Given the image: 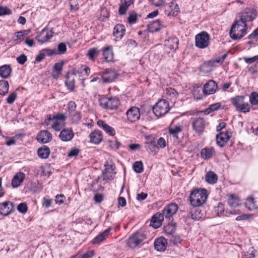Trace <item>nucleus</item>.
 I'll use <instances>...</instances> for the list:
<instances>
[{
	"mask_svg": "<svg viewBox=\"0 0 258 258\" xmlns=\"http://www.w3.org/2000/svg\"><path fill=\"white\" fill-rule=\"evenodd\" d=\"M77 105L74 101H70L68 104V111L69 117L73 123H78L81 118V113L76 110Z\"/></svg>",
	"mask_w": 258,
	"mask_h": 258,
	"instance_id": "423d86ee",
	"label": "nucleus"
},
{
	"mask_svg": "<svg viewBox=\"0 0 258 258\" xmlns=\"http://www.w3.org/2000/svg\"><path fill=\"white\" fill-rule=\"evenodd\" d=\"M67 51L66 45L63 43H60L58 45V51L57 54H63Z\"/></svg>",
	"mask_w": 258,
	"mask_h": 258,
	"instance_id": "864d4df0",
	"label": "nucleus"
},
{
	"mask_svg": "<svg viewBox=\"0 0 258 258\" xmlns=\"http://www.w3.org/2000/svg\"><path fill=\"white\" fill-rule=\"evenodd\" d=\"M247 30V24H244L239 20H235L230 30V37L233 40L240 39L245 35Z\"/></svg>",
	"mask_w": 258,
	"mask_h": 258,
	"instance_id": "f03ea898",
	"label": "nucleus"
},
{
	"mask_svg": "<svg viewBox=\"0 0 258 258\" xmlns=\"http://www.w3.org/2000/svg\"><path fill=\"white\" fill-rule=\"evenodd\" d=\"M249 102L252 105H258V93L252 92L249 96Z\"/></svg>",
	"mask_w": 258,
	"mask_h": 258,
	"instance_id": "49530a36",
	"label": "nucleus"
},
{
	"mask_svg": "<svg viewBox=\"0 0 258 258\" xmlns=\"http://www.w3.org/2000/svg\"><path fill=\"white\" fill-rule=\"evenodd\" d=\"M167 246V240L164 237L157 238L154 242V247L158 251H164Z\"/></svg>",
	"mask_w": 258,
	"mask_h": 258,
	"instance_id": "a211bd4d",
	"label": "nucleus"
},
{
	"mask_svg": "<svg viewBox=\"0 0 258 258\" xmlns=\"http://www.w3.org/2000/svg\"><path fill=\"white\" fill-rule=\"evenodd\" d=\"M178 40L176 37H172L165 41V46L170 50L176 49L178 47Z\"/></svg>",
	"mask_w": 258,
	"mask_h": 258,
	"instance_id": "7c9ffc66",
	"label": "nucleus"
},
{
	"mask_svg": "<svg viewBox=\"0 0 258 258\" xmlns=\"http://www.w3.org/2000/svg\"><path fill=\"white\" fill-rule=\"evenodd\" d=\"M163 220V215L161 213H157L152 217L150 225L154 228H158L161 226Z\"/></svg>",
	"mask_w": 258,
	"mask_h": 258,
	"instance_id": "412c9836",
	"label": "nucleus"
},
{
	"mask_svg": "<svg viewBox=\"0 0 258 258\" xmlns=\"http://www.w3.org/2000/svg\"><path fill=\"white\" fill-rule=\"evenodd\" d=\"M228 205L231 207H236L239 205V200L234 195H231L228 200Z\"/></svg>",
	"mask_w": 258,
	"mask_h": 258,
	"instance_id": "a19ab883",
	"label": "nucleus"
},
{
	"mask_svg": "<svg viewBox=\"0 0 258 258\" xmlns=\"http://www.w3.org/2000/svg\"><path fill=\"white\" fill-rule=\"evenodd\" d=\"M169 9L168 16H176L179 12L178 5L177 4H174L173 2H171L170 4Z\"/></svg>",
	"mask_w": 258,
	"mask_h": 258,
	"instance_id": "ea45409f",
	"label": "nucleus"
},
{
	"mask_svg": "<svg viewBox=\"0 0 258 258\" xmlns=\"http://www.w3.org/2000/svg\"><path fill=\"white\" fill-rule=\"evenodd\" d=\"M117 76V74L114 70L106 69L102 73L101 77L104 83H109L114 81Z\"/></svg>",
	"mask_w": 258,
	"mask_h": 258,
	"instance_id": "dca6fc26",
	"label": "nucleus"
},
{
	"mask_svg": "<svg viewBox=\"0 0 258 258\" xmlns=\"http://www.w3.org/2000/svg\"><path fill=\"white\" fill-rule=\"evenodd\" d=\"M129 24H134L137 20V14L136 13H131L127 19Z\"/></svg>",
	"mask_w": 258,
	"mask_h": 258,
	"instance_id": "603ef678",
	"label": "nucleus"
},
{
	"mask_svg": "<svg viewBox=\"0 0 258 258\" xmlns=\"http://www.w3.org/2000/svg\"><path fill=\"white\" fill-rule=\"evenodd\" d=\"M11 14V10L7 7H0V16Z\"/></svg>",
	"mask_w": 258,
	"mask_h": 258,
	"instance_id": "bf43d9fd",
	"label": "nucleus"
},
{
	"mask_svg": "<svg viewBox=\"0 0 258 258\" xmlns=\"http://www.w3.org/2000/svg\"><path fill=\"white\" fill-rule=\"evenodd\" d=\"M237 110L243 113H247L250 111L249 105L248 103L244 102V101L236 108Z\"/></svg>",
	"mask_w": 258,
	"mask_h": 258,
	"instance_id": "37998d69",
	"label": "nucleus"
},
{
	"mask_svg": "<svg viewBox=\"0 0 258 258\" xmlns=\"http://www.w3.org/2000/svg\"><path fill=\"white\" fill-rule=\"evenodd\" d=\"M188 216L194 220H199L202 218L203 214L201 210L194 207L189 211Z\"/></svg>",
	"mask_w": 258,
	"mask_h": 258,
	"instance_id": "473e14b6",
	"label": "nucleus"
},
{
	"mask_svg": "<svg viewBox=\"0 0 258 258\" xmlns=\"http://www.w3.org/2000/svg\"><path fill=\"white\" fill-rule=\"evenodd\" d=\"M157 145L159 147L161 148H164L166 147V141L164 138L161 137L157 141Z\"/></svg>",
	"mask_w": 258,
	"mask_h": 258,
	"instance_id": "774afa93",
	"label": "nucleus"
},
{
	"mask_svg": "<svg viewBox=\"0 0 258 258\" xmlns=\"http://www.w3.org/2000/svg\"><path fill=\"white\" fill-rule=\"evenodd\" d=\"M125 29L122 24H117L114 28L113 34L116 40L122 39L124 35Z\"/></svg>",
	"mask_w": 258,
	"mask_h": 258,
	"instance_id": "b1692460",
	"label": "nucleus"
},
{
	"mask_svg": "<svg viewBox=\"0 0 258 258\" xmlns=\"http://www.w3.org/2000/svg\"><path fill=\"white\" fill-rule=\"evenodd\" d=\"M47 119L45 121L46 125H49L52 121L51 127L56 131H60L64 126V120L67 116L63 113H57L51 116V115L47 116Z\"/></svg>",
	"mask_w": 258,
	"mask_h": 258,
	"instance_id": "7ed1b4c3",
	"label": "nucleus"
},
{
	"mask_svg": "<svg viewBox=\"0 0 258 258\" xmlns=\"http://www.w3.org/2000/svg\"><path fill=\"white\" fill-rule=\"evenodd\" d=\"M255 250L253 247L249 249L248 251L245 254L246 258H254L255 256Z\"/></svg>",
	"mask_w": 258,
	"mask_h": 258,
	"instance_id": "6e6d98bb",
	"label": "nucleus"
},
{
	"mask_svg": "<svg viewBox=\"0 0 258 258\" xmlns=\"http://www.w3.org/2000/svg\"><path fill=\"white\" fill-rule=\"evenodd\" d=\"M98 53L99 50L97 48H93L88 50L87 55L89 57V59L92 60L98 55Z\"/></svg>",
	"mask_w": 258,
	"mask_h": 258,
	"instance_id": "de8ad7c7",
	"label": "nucleus"
},
{
	"mask_svg": "<svg viewBox=\"0 0 258 258\" xmlns=\"http://www.w3.org/2000/svg\"><path fill=\"white\" fill-rule=\"evenodd\" d=\"M27 60V56L25 54H21L17 58V60L20 64H24Z\"/></svg>",
	"mask_w": 258,
	"mask_h": 258,
	"instance_id": "680f3d73",
	"label": "nucleus"
},
{
	"mask_svg": "<svg viewBox=\"0 0 258 258\" xmlns=\"http://www.w3.org/2000/svg\"><path fill=\"white\" fill-rule=\"evenodd\" d=\"M221 104L220 102H217L211 104L207 109L208 113L218 110L221 106Z\"/></svg>",
	"mask_w": 258,
	"mask_h": 258,
	"instance_id": "8fccbe9b",
	"label": "nucleus"
},
{
	"mask_svg": "<svg viewBox=\"0 0 258 258\" xmlns=\"http://www.w3.org/2000/svg\"><path fill=\"white\" fill-rule=\"evenodd\" d=\"M151 2L155 7H161L165 4V0H151Z\"/></svg>",
	"mask_w": 258,
	"mask_h": 258,
	"instance_id": "052dcab7",
	"label": "nucleus"
},
{
	"mask_svg": "<svg viewBox=\"0 0 258 258\" xmlns=\"http://www.w3.org/2000/svg\"><path fill=\"white\" fill-rule=\"evenodd\" d=\"M231 100L232 104L236 108L244 101V97L242 96H237L231 98Z\"/></svg>",
	"mask_w": 258,
	"mask_h": 258,
	"instance_id": "79ce46f5",
	"label": "nucleus"
},
{
	"mask_svg": "<svg viewBox=\"0 0 258 258\" xmlns=\"http://www.w3.org/2000/svg\"><path fill=\"white\" fill-rule=\"evenodd\" d=\"M46 53L45 50H42L39 54L36 57L35 60L37 62L41 61L45 57Z\"/></svg>",
	"mask_w": 258,
	"mask_h": 258,
	"instance_id": "69168bd1",
	"label": "nucleus"
},
{
	"mask_svg": "<svg viewBox=\"0 0 258 258\" xmlns=\"http://www.w3.org/2000/svg\"><path fill=\"white\" fill-rule=\"evenodd\" d=\"M148 141L145 143V147L147 150H149L152 152H155L156 148V142L154 140V138L152 136H148L146 137Z\"/></svg>",
	"mask_w": 258,
	"mask_h": 258,
	"instance_id": "72a5a7b5",
	"label": "nucleus"
},
{
	"mask_svg": "<svg viewBox=\"0 0 258 258\" xmlns=\"http://www.w3.org/2000/svg\"><path fill=\"white\" fill-rule=\"evenodd\" d=\"M79 153V150L77 148L72 149L68 153V156L70 157H76Z\"/></svg>",
	"mask_w": 258,
	"mask_h": 258,
	"instance_id": "0e129e2a",
	"label": "nucleus"
},
{
	"mask_svg": "<svg viewBox=\"0 0 258 258\" xmlns=\"http://www.w3.org/2000/svg\"><path fill=\"white\" fill-rule=\"evenodd\" d=\"M256 16L257 13L254 9L247 8L240 14L238 20L243 22L244 24H247V22L253 21Z\"/></svg>",
	"mask_w": 258,
	"mask_h": 258,
	"instance_id": "1a4fd4ad",
	"label": "nucleus"
},
{
	"mask_svg": "<svg viewBox=\"0 0 258 258\" xmlns=\"http://www.w3.org/2000/svg\"><path fill=\"white\" fill-rule=\"evenodd\" d=\"M105 169L103 172V179L104 180H111L113 178V175L115 174L114 172L115 168V165L113 164H109L108 162H106L104 164Z\"/></svg>",
	"mask_w": 258,
	"mask_h": 258,
	"instance_id": "2eb2a0df",
	"label": "nucleus"
},
{
	"mask_svg": "<svg viewBox=\"0 0 258 258\" xmlns=\"http://www.w3.org/2000/svg\"><path fill=\"white\" fill-rule=\"evenodd\" d=\"M162 27L160 21L157 20L150 23L148 25V30L150 33H154L159 31Z\"/></svg>",
	"mask_w": 258,
	"mask_h": 258,
	"instance_id": "2f4dec72",
	"label": "nucleus"
},
{
	"mask_svg": "<svg viewBox=\"0 0 258 258\" xmlns=\"http://www.w3.org/2000/svg\"><path fill=\"white\" fill-rule=\"evenodd\" d=\"M175 230V227L173 225L168 224L164 228V231L168 234H171Z\"/></svg>",
	"mask_w": 258,
	"mask_h": 258,
	"instance_id": "09e8293b",
	"label": "nucleus"
},
{
	"mask_svg": "<svg viewBox=\"0 0 258 258\" xmlns=\"http://www.w3.org/2000/svg\"><path fill=\"white\" fill-rule=\"evenodd\" d=\"M196 46L200 48L207 47L210 41V36L206 32H202L196 36Z\"/></svg>",
	"mask_w": 258,
	"mask_h": 258,
	"instance_id": "6e6552de",
	"label": "nucleus"
},
{
	"mask_svg": "<svg viewBox=\"0 0 258 258\" xmlns=\"http://www.w3.org/2000/svg\"><path fill=\"white\" fill-rule=\"evenodd\" d=\"M17 209L20 212L25 213L27 211L28 208L25 203H22L18 206Z\"/></svg>",
	"mask_w": 258,
	"mask_h": 258,
	"instance_id": "5fc2aeb1",
	"label": "nucleus"
},
{
	"mask_svg": "<svg viewBox=\"0 0 258 258\" xmlns=\"http://www.w3.org/2000/svg\"><path fill=\"white\" fill-rule=\"evenodd\" d=\"M97 124L100 127L102 128L104 131L110 136H114L115 131L111 126L106 124L104 121L99 120L97 122Z\"/></svg>",
	"mask_w": 258,
	"mask_h": 258,
	"instance_id": "c756f323",
	"label": "nucleus"
},
{
	"mask_svg": "<svg viewBox=\"0 0 258 258\" xmlns=\"http://www.w3.org/2000/svg\"><path fill=\"white\" fill-rule=\"evenodd\" d=\"M103 55L104 58L107 62H111L113 60V53L112 47L108 46L104 48L103 50Z\"/></svg>",
	"mask_w": 258,
	"mask_h": 258,
	"instance_id": "cd10ccee",
	"label": "nucleus"
},
{
	"mask_svg": "<svg viewBox=\"0 0 258 258\" xmlns=\"http://www.w3.org/2000/svg\"><path fill=\"white\" fill-rule=\"evenodd\" d=\"M13 204L10 201H6L0 204V214L8 216L12 213Z\"/></svg>",
	"mask_w": 258,
	"mask_h": 258,
	"instance_id": "f3484780",
	"label": "nucleus"
},
{
	"mask_svg": "<svg viewBox=\"0 0 258 258\" xmlns=\"http://www.w3.org/2000/svg\"><path fill=\"white\" fill-rule=\"evenodd\" d=\"M25 174L20 172L16 174L12 180V185L13 187H18L23 182Z\"/></svg>",
	"mask_w": 258,
	"mask_h": 258,
	"instance_id": "a878e982",
	"label": "nucleus"
},
{
	"mask_svg": "<svg viewBox=\"0 0 258 258\" xmlns=\"http://www.w3.org/2000/svg\"><path fill=\"white\" fill-rule=\"evenodd\" d=\"M38 156L42 159H46L50 154L49 148L46 146H43L38 150Z\"/></svg>",
	"mask_w": 258,
	"mask_h": 258,
	"instance_id": "e433bc0d",
	"label": "nucleus"
},
{
	"mask_svg": "<svg viewBox=\"0 0 258 258\" xmlns=\"http://www.w3.org/2000/svg\"><path fill=\"white\" fill-rule=\"evenodd\" d=\"M17 97V93L16 92H13L8 97L7 99V102L10 104L13 103L16 99Z\"/></svg>",
	"mask_w": 258,
	"mask_h": 258,
	"instance_id": "3c124183",
	"label": "nucleus"
},
{
	"mask_svg": "<svg viewBox=\"0 0 258 258\" xmlns=\"http://www.w3.org/2000/svg\"><path fill=\"white\" fill-rule=\"evenodd\" d=\"M206 181L210 184L215 183L218 180V176L213 171L208 172L205 176Z\"/></svg>",
	"mask_w": 258,
	"mask_h": 258,
	"instance_id": "c9c22d12",
	"label": "nucleus"
},
{
	"mask_svg": "<svg viewBox=\"0 0 258 258\" xmlns=\"http://www.w3.org/2000/svg\"><path fill=\"white\" fill-rule=\"evenodd\" d=\"M229 139L230 136L227 132H221L216 136L217 144L219 146L223 147L225 146Z\"/></svg>",
	"mask_w": 258,
	"mask_h": 258,
	"instance_id": "aec40b11",
	"label": "nucleus"
},
{
	"mask_svg": "<svg viewBox=\"0 0 258 258\" xmlns=\"http://www.w3.org/2000/svg\"><path fill=\"white\" fill-rule=\"evenodd\" d=\"M127 118L131 122H135L138 120L141 114L139 108L134 106L131 107L126 112Z\"/></svg>",
	"mask_w": 258,
	"mask_h": 258,
	"instance_id": "f8f14e48",
	"label": "nucleus"
},
{
	"mask_svg": "<svg viewBox=\"0 0 258 258\" xmlns=\"http://www.w3.org/2000/svg\"><path fill=\"white\" fill-rule=\"evenodd\" d=\"M12 72L10 65L5 64L0 67V76L3 78H8Z\"/></svg>",
	"mask_w": 258,
	"mask_h": 258,
	"instance_id": "f704fd0d",
	"label": "nucleus"
},
{
	"mask_svg": "<svg viewBox=\"0 0 258 258\" xmlns=\"http://www.w3.org/2000/svg\"><path fill=\"white\" fill-rule=\"evenodd\" d=\"M63 67V63L62 62H57L55 63L53 71V72H57V73H60Z\"/></svg>",
	"mask_w": 258,
	"mask_h": 258,
	"instance_id": "13d9d810",
	"label": "nucleus"
},
{
	"mask_svg": "<svg viewBox=\"0 0 258 258\" xmlns=\"http://www.w3.org/2000/svg\"><path fill=\"white\" fill-rule=\"evenodd\" d=\"M243 59L244 60L245 62L247 63H252L255 61H256L257 59H258V55H255L252 57H244Z\"/></svg>",
	"mask_w": 258,
	"mask_h": 258,
	"instance_id": "e2e57ef3",
	"label": "nucleus"
},
{
	"mask_svg": "<svg viewBox=\"0 0 258 258\" xmlns=\"http://www.w3.org/2000/svg\"><path fill=\"white\" fill-rule=\"evenodd\" d=\"M218 88L217 84L213 80H210L205 84L203 91L205 95L214 94Z\"/></svg>",
	"mask_w": 258,
	"mask_h": 258,
	"instance_id": "4468645a",
	"label": "nucleus"
},
{
	"mask_svg": "<svg viewBox=\"0 0 258 258\" xmlns=\"http://www.w3.org/2000/svg\"><path fill=\"white\" fill-rule=\"evenodd\" d=\"M90 142L95 144H98L102 140V133L99 131H95L90 134Z\"/></svg>",
	"mask_w": 258,
	"mask_h": 258,
	"instance_id": "c85d7f7f",
	"label": "nucleus"
},
{
	"mask_svg": "<svg viewBox=\"0 0 258 258\" xmlns=\"http://www.w3.org/2000/svg\"><path fill=\"white\" fill-rule=\"evenodd\" d=\"M111 229V227H108L99 235L95 237L92 241V243L93 244H98L103 241L108 237Z\"/></svg>",
	"mask_w": 258,
	"mask_h": 258,
	"instance_id": "5701e85b",
	"label": "nucleus"
},
{
	"mask_svg": "<svg viewBox=\"0 0 258 258\" xmlns=\"http://www.w3.org/2000/svg\"><path fill=\"white\" fill-rule=\"evenodd\" d=\"M76 77V76L73 73H68L67 75L65 84L70 91L74 90Z\"/></svg>",
	"mask_w": 258,
	"mask_h": 258,
	"instance_id": "4be33fe9",
	"label": "nucleus"
},
{
	"mask_svg": "<svg viewBox=\"0 0 258 258\" xmlns=\"http://www.w3.org/2000/svg\"><path fill=\"white\" fill-rule=\"evenodd\" d=\"M9 85L8 82L4 80L0 81V94L4 96L9 91Z\"/></svg>",
	"mask_w": 258,
	"mask_h": 258,
	"instance_id": "58836bf2",
	"label": "nucleus"
},
{
	"mask_svg": "<svg viewBox=\"0 0 258 258\" xmlns=\"http://www.w3.org/2000/svg\"><path fill=\"white\" fill-rule=\"evenodd\" d=\"M178 206L174 203H171L166 206L161 213L165 218H170L176 214L178 210Z\"/></svg>",
	"mask_w": 258,
	"mask_h": 258,
	"instance_id": "ddd939ff",
	"label": "nucleus"
},
{
	"mask_svg": "<svg viewBox=\"0 0 258 258\" xmlns=\"http://www.w3.org/2000/svg\"><path fill=\"white\" fill-rule=\"evenodd\" d=\"M53 36V32L50 28H45L36 36V40L41 43L48 41Z\"/></svg>",
	"mask_w": 258,
	"mask_h": 258,
	"instance_id": "9b49d317",
	"label": "nucleus"
},
{
	"mask_svg": "<svg viewBox=\"0 0 258 258\" xmlns=\"http://www.w3.org/2000/svg\"><path fill=\"white\" fill-rule=\"evenodd\" d=\"M207 190L204 188H197L192 190L189 196V202L191 206L199 207L204 204L208 198Z\"/></svg>",
	"mask_w": 258,
	"mask_h": 258,
	"instance_id": "f257e3e1",
	"label": "nucleus"
},
{
	"mask_svg": "<svg viewBox=\"0 0 258 258\" xmlns=\"http://www.w3.org/2000/svg\"><path fill=\"white\" fill-rule=\"evenodd\" d=\"M166 93L169 95H172L173 97H176L178 95L177 92L174 89L172 88L167 89Z\"/></svg>",
	"mask_w": 258,
	"mask_h": 258,
	"instance_id": "338daca9",
	"label": "nucleus"
},
{
	"mask_svg": "<svg viewBox=\"0 0 258 258\" xmlns=\"http://www.w3.org/2000/svg\"><path fill=\"white\" fill-rule=\"evenodd\" d=\"M134 0H120V4L118 9L120 15H123L128 9V7L134 3Z\"/></svg>",
	"mask_w": 258,
	"mask_h": 258,
	"instance_id": "bb28decb",
	"label": "nucleus"
},
{
	"mask_svg": "<svg viewBox=\"0 0 258 258\" xmlns=\"http://www.w3.org/2000/svg\"><path fill=\"white\" fill-rule=\"evenodd\" d=\"M74 134L71 129L67 128L62 130L59 134L60 139L64 142H68L72 139Z\"/></svg>",
	"mask_w": 258,
	"mask_h": 258,
	"instance_id": "393cba45",
	"label": "nucleus"
},
{
	"mask_svg": "<svg viewBox=\"0 0 258 258\" xmlns=\"http://www.w3.org/2000/svg\"><path fill=\"white\" fill-rule=\"evenodd\" d=\"M134 171L138 173H142L144 170L143 164L142 161H137L133 165Z\"/></svg>",
	"mask_w": 258,
	"mask_h": 258,
	"instance_id": "a18cd8bd",
	"label": "nucleus"
},
{
	"mask_svg": "<svg viewBox=\"0 0 258 258\" xmlns=\"http://www.w3.org/2000/svg\"><path fill=\"white\" fill-rule=\"evenodd\" d=\"M146 238L144 233L141 232H137L128 237L126 243L130 248H135L141 246Z\"/></svg>",
	"mask_w": 258,
	"mask_h": 258,
	"instance_id": "20e7f679",
	"label": "nucleus"
},
{
	"mask_svg": "<svg viewBox=\"0 0 258 258\" xmlns=\"http://www.w3.org/2000/svg\"><path fill=\"white\" fill-rule=\"evenodd\" d=\"M170 110L168 101L164 99L160 100L153 107V111L157 117L162 116L166 114Z\"/></svg>",
	"mask_w": 258,
	"mask_h": 258,
	"instance_id": "39448f33",
	"label": "nucleus"
},
{
	"mask_svg": "<svg viewBox=\"0 0 258 258\" xmlns=\"http://www.w3.org/2000/svg\"><path fill=\"white\" fill-rule=\"evenodd\" d=\"M191 124L193 130L199 135H201L204 131L206 125L205 120L203 118L197 117L191 118Z\"/></svg>",
	"mask_w": 258,
	"mask_h": 258,
	"instance_id": "9d476101",
	"label": "nucleus"
},
{
	"mask_svg": "<svg viewBox=\"0 0 258 258\" xmlns=\"http://www.w3.org/2000/svg\"><path fill=\"white\" fill-rule=\"evenodd\" d=\"M214 150L211 148H205L203 149L201 151V157L207 160L211 158L213 154Z\"/></svg>",
	"mask_w": 258,
	"mask_h": 258,
	"instance_id": "4c0bfd02",
	"label": "nucleus"
},
{
	"mask_svg": "<svg viewBox=\"0 0 258 258\" xmlns=\"http://www.w3.org/2000/svg\"><path fill=\"white\" fill-rule=\"evenodd\" d=\"M37 139L39 142L47 143L52 140V136L48 131L43 130L38 134Z\"/></svg>",
	"mask_w": 258,
	"mask_h": 258,
	"instance_id": "6ab92c4d",
	"label": "nucleus"
},
{
	"mask_svg": "<svg viewBox=\"0 0 258 258\" xmlns=\"http://www.w3.org/2000/svg\"><path fill=\"white\" fill-rule=\"evenodd\" d=\"M100 105L104 108L112 110L118 107L119 101L115 97L106 98L100 100Z\"/></svg>",
	"mask_w": 258,
	"mask_h": 258,
	"instance_id": "0eeeda50",
	"label": "nucleus"
},
{
	"mask_svg": "<svg viewBox=\"0 0 258 258\" xmlns=\"http://www.w3.org/2000/svg\"><path fill=\"white\" fill-rule=\"evenodd\" d=\"M182 131V127L181 126H175L172 127L169 129V132L170 135H172L173 138L176 139H178L177 134L180 133Z\"/></svg>",
	"mask_w": 258,
	"mask_h": 258,
	"instance_id": "c03bdc74",
	"label": "nucleus"
},
{
	"mask_svg": "<svg viewBox=\"0 0 258 258\" xmlns=\"http://www.w3.org/2000/svg\"><path fill=\"white\" fill-rule=\"evenodd\" d=\"M227 56V53H226L222 55L221 56H218L216 57L215 59H213V62L220 63V64H221L224 61V60H225Z\"/></svg>",
	"mask_w": 258,
	"mask_h": 258,
	"instance_id": "4d7b16f0",
	"label": "nucleus"
}]
</instances>
